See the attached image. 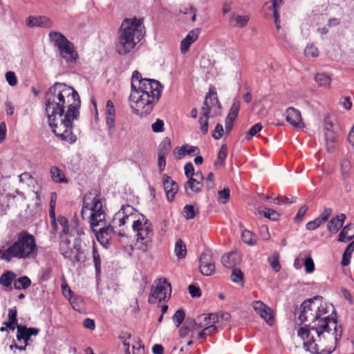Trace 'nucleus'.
Wrapping results in <instances>:
<instances>
[{
    "label": "nucleus",
    "mask_w": 354,
    "mask_h": 354,
    "mask_svg": "<svg viewBox=\"0 0 354 354\" xmlns=\"http://www.w3.org/2000/svg\"><path fill=\"white\" fill-rule=\"evenodd\" d=\"M48 124L55 136L62 140L74 143L73 121L80 117L81 101L78 93L71 86L57 82L45 95Z\"/></svg>",
    "instance_id": "obj_1"
},
{
    "label": "nucleus",
    "mask_w": 354,
    "mask_h": 354,
    "mask_svg": "<svg viewBox=\"0 0 354 354\" xmlns=\"http://www.w3.org/2000/svg\"><path fill=\"white\" fill-rule=\"evenodd\" d=\"M315 300H319V296L304 301L300 306L298 319L301 324L310 322L297 330V335L304 341V348L311 353H317L322 347H326L328 353L336 348L337 342L341 339L342 328L335 322L329 324L324 320H320V326L317 321Z\"/></svg>",
    "instance_id": "obj_2"
},
{
    "label": "nucleus",
    "mask_w": 354,
    "mask_h": 354,
    "mask_svg": "<svg viewBox=\"0 0 354 354\" xmlns=\"http://www.w3.org/2000/svg\"><path fill=\"white\" fill-rule=\"evenodd\" d=\"M131 86L129 102L133 112L140 116L149 115L159 101L162 86L157 80L142 78L138 71L132 74Z\"/></svg>",
    "instance_id": "obj_3"
},
{
    "label": "nucleus",
    "mask_w": 354,
    "mask_h": 354,
    "mask_svg": "<svg viewBox=\"0 0 354 354\" xmlns=\"http://www.w3.org/2000/svg\"><path fill=\"white\" fill-rule=\"evenodd\" d=\"M62 227L59 234V252L61 254L75 266L77 263H84L86 254L82 247L81 236L84 234V230L80 226L78 220L73 218L70 223L67 218L58 216L57 225Z\"/></svg>",
    "instance_id": "obj_4"
},
{
    "label": "nucleus",
    "mask_w": 354,
    "mask_h": 354,
    "mask_svg": "<svg viewBox=\"0 0 354 354\" xmlns=\"http://www.w3.org/2000/svg\"><path fill=\"white\" fill-rule=\"evenodd\" d=\"M38 246L34 235L27 231L20 232L7 248H0V259L10 262L12 259H31L37 256Z\"/></svg>",
    "instance_id": "obj_5"
},
{
    "label": "nucleus",
    "mask_w": 354,
    "mask_h": 354,
    "mask_svg": "<svg viewBox=\"0 0 354 354\" xmlns=\"http://www.w3.org/2000/svg\"><path fill=\"white\" fill-rule=\"evenodd\" d=\"M145 33L142 19H125L118 31L115 50L120 55L130 53Z\"/></svg>",
    "instance_id": "obj_6"
},
{
    "label": "nucleus",
    "mask_w": 354,
    "mask_h": 354,
    "mask_svg": "<svg viewBox=\"0 0 354 354\" xmlns=\"http://www.w3.org/2000/svg\"><path fill=\"white\" fill-rule=\"evenodd\" d=\"M82 214L83 216L88 214L91 227L94 232H97L95 227L104 225L105 214L97 190H92L84 196ZM96 237L101 245L108 248L110 243V238L108 236L99 231L96 232Z\"/></svg>",
    "instance_id": "obj_7"
},
{
    "label": "nucleus",
    "mask_w": 354,
    "mask_h": 354,
    "mask_svg": "<svg viewBox=\"0 0 354 354\" xmlns=\"http://www.w3.org/2000/svg\"><path fill=\"white\" fill-rule=\"evenodd\" d=\"M50 41L57 47L59 56L68 64L75 62L78 57L74 45L62 33L56 31L49 32Z\"/></svg>",
    "instance_id": "obj_8"
},
{
    "label": "nucleus",
    "mask_w": 354,
    "mask_h": 354,
    "mask_svg": "<svg viewBox=\"0 0 354 354\" xmlns=\"http://www.w3.org/2000/svg\"><path fill=\"white\" fill-rule=\"evenodd\" d=\"M171 291L170 283L165 279H159L152 287L148 301L149 304H155L157 301H164L166 298H169Z\"/></svg>",
    "instance_id": "obj_9"
},
{
    "label": "nucleus",
    "mask_w": 354,
    "mask_h": 354,
    "mask_svg": "<svg viewBox=\"0 0 354 354\" xmlns=\"http://www.w3.org/2000/svg\"><path fill=\"white\" fill-rule=\"evenodd\" d=\"M137 241L140 244L138 248L143 252H147L152 247L153 231L152 225H148L145 230L136 234Z\"/></svg>",
    "instance_id": "obj_10"
},
{
    "label": "nucleus",
    "mask_w": 354,
    "mask_h": 354,
    "mask_svg": "<svg viewBox=\"0 0 354 354\" xmlns=\"http://www.w3.org/2000/svg\"><path fill=\"white\" fill-rule=\"evenodd\" d=\"M135 209L129 205L122 206L118 212L115 214V220L118 219V225L120 227L124 226L128 223H132L136 217V214L134 213Z\"/></svg>",
    "instance_id": "obj_11"
},
{
    "label": "nucleus",
    "mask_w": 354,
    "mask_h": 354,
    "mask_svg": "<svg viewBox=\"0 0 354 354\" xmlns=\"http://www.w3.org/2000/svg\"><path fill=\"white\" fill-rule=\"evenodd\" d=\"M105 119L108 135L110 138H113L115 133V109L113 102L110 100L106 102Z\"/></svg>",
    "instance_id": "obj_12"
},
{
    "label": "nucleus",
    "mask_w": 354,
    "mask_h": 354,
    "mask_svg": "<svg viewBox=\"0 0 354 354\" xmlns=\"http://www.w3.org/2000/svg\"><path fill=\"white\" fill-rule=\"evenodd\" d=\"M199 269L203 275L210 276L215 272V264L210 252H203L199 259Z\"/></svg>",
    "instance_id": "obj_13"
},
{
    "label": "nucleus",
    "mask_w": 354,
    "mask_h": 354,
    "mask_svg": "<svg viewBox=\"0 0 354 354\" xmlns=\"http://www.w3.org/2000/svg\"><path fill=\"white\" fill-rule=\"evenodd\" d=\"M40 332V329L37 328H28L26 326L17 325L16 337L19 342L24 341L26 345L28 344L31 336H36Z\"/></svg>",
    "instance_id": "obj_14"
},
{
    "label": "nucleus",
    "mask_w": 354,
    "mask_h": 354,
    "mask_svg": "<svg viewBox=\"0 0 354 354\" xmlns=\"http://www.w3.org/2000/svg\"><path fill=\"white\" fill-rule=\"evenodd\" d=\"M254 310L269 324L272 325L273 317L271 313V309L268 308L261 301H254L252 303Z\"/></svg>",
    "instance_id": "obj_15"
},
{
    "label": "nucleus",
    "mask_w": 354,
    "mask_h": 354,
    "mask_svg": "<svg viewBox=\"0 0 354 354\" xmlns=\"http://www.w3.org/2000/svg\"><path fill=\"white\" fill-rule=\"evenodd\" d=\"M333 126V122L329 119V118H326L324 120V137L328 150L333 148L334 144L336 141L335 133L332 129Z\"/></svg>",
    "instance_id": "obj_16"
},
{
    "label": "nucleus",
    "mask_w": 354,
    "mask_h": 354,
    "mask_svg": "<svg viewBox=\"0 0 354 354\" xmlns=\"http://www.w3.org/2000/svg\"><path fill=\"white\" fill-rule=\"evenodd\" d=\"M322 297H319V300H315V304L318 308L317 309H316L315 311L318 319L317 321L319 322L320 326L323 325L322 323L319 322L320 320H324L326 322H327V324H329V322H335L337 324V319L333 317H330V316L328 315L324 316L328 313V306L326 304L322 303Z\"/></svg>",
    "instance_id": "obj_17"
},
{
    "label": "nucleus",
    "mask_w": 354,
    "mask_h": 354,
    "mask_svg": "<svg viewBox=\"0 0 354 354\" xmlns=\"http://www.w3.org/2000/svg\"><path fill=\"white\" fill-rule=\"evenodd\" d=\"M286 121L295 127L301 128L304 126L300 111L293 107H289L286 113Z\"/></svg>",
    "instance_id": "obj_18"
},
{
    "label": "nucleus",
    "mask_w": 354,
    "mask_h": 354,
    "mask_svg": "<svg viewBox=\"0 0 354 354\" xmlns=\"http://www.w3.org/2000/svg\"><path fill=\"white\" fill-rule=\"evenodd\" d=\"M163 186L166 192V196L169 201H173L176 192H178V186L177 183L174 181L171 177L167 174L163 175Z\"/></svg>",
    "instance_id": "obj_19"
},
{
    "label": "nucleus",
    "mask_w": 354,
    "mask_h": 354,
    "mask_svg": "<svg viewBox=\"0 0 354 354\" xmlns=\"http://www.w3.org/2000/svg\"><path fill=\"white\" fill-rule=\"evenodd\" d=\"M27 25L29 27H41L49 28L53 26V21L48 17L45 16L29 17L27 20Z\"/></svg>",
    "instance_id": "obj_20"
},
{
    "label": "nucleus",
    "mask_w": 354,
    "mask_h": 354,
    "mask_svg": "<svg viewBox=\"0 0 354 354\" xmlns=\"http://www.w3.org/2000/svg\"><path fill=\"white\" fill-rule=\"evenodd\" d=\"M200 33L198 28L191 30L184 38L180 44V51L183 54H185L189 49L191 44L197 40Z\"/></svg>",
    "instance_id": "obj_21"
},
{
    "label": "nucleus",
    "mask_w": 354,
    "mask_h": 354,
    "mask_svg": "<svg viewBox=\"0 0 354 354\" xmlns=\"http://www.w3.org/2000/svg\"><path fill=\"white\" fill-rule=\"evenodd\" d=\"M241 261L240 256L236 252H230L223 255L221 263L227 268H235Z\"/></svg>",
    "instance_id": "obj_22"
},
{
    "label": "nucleus",
    "mask_w": 354,
    "mask_h": 354,
    "mask_svg": "<svg viewBox=\"0 0 354 354\" xmlns=\"http://www.w3.org/2000/svg\"><path fill=\"white\" fill-rule=\"evenodd\" d=\"M203 187V183L201 182L198 178H189L185 185L186 194L191 196L193 194L201 192Z\"/></svg>",
    "instance_id": "obj_23"
},
{
    "label": "nucleus",
    "mask_w": 354,
    "mask_h": 354,
    "mask_svg": "<svg viewBox=\"0 0 354 354\" xmlns=\"http://www.w3.org/2000/svg\"><path fill=\"white\" fill-rule=\"evenodd\" d=\"M250 21L248 15H239L236 13H232L229 18V24L232 27L243 28L245 27Z\"/></svg>",
    "instance_id": "obj_24"
},
{
    "label": "nucleus",
    "mask_w": 354,
    "mask_h": 354,
    "mask_svg": "<svg viewBox=\"0 0 354 354\" xmlns=\"http://www.w3.org/2000/svg\"><path fill=\"white\" fill-rule=\"evenodd\" d=\"M50 174L52 180L55 183L67 184L68 183L63 170L57 166L50 167Z\"/></svg>",
    "instance_id": "obj_25"
},
{
    "label": "nucleus",
    "mask_w": 354,
    "mask_h": 354,
    "mask_svg": "<svg viewBox=\"0 0 354 354\" xmlns=\"http://www.w3.org/2000/svg\"><path fill=\"white\" fill-rule=\"evenodd\" d=\"M345 218L344 214L333 217L328 223V230L331 233H336L342 227Z\"/></svg>",
    "instance_id": "obj_26"
},
{
    "label": "nucleus",
    "mask_w": 354,
    "mask_h": 354,
    "mask_svg": "<svg viewBox=\"0 0 354 354\" xmlns=\"http://www.w3.org/2000/svg\"><path fill=\"white\" fill-rule=\"evenodd\" d=\"M354 238V224L346 225L340 232L338 241L340 242H346Z\"/></svg>",
    "instance_id": "obj_27"
},
{
    "label": "nucleus",
    "mask_w": 354,
    "mask_h": 354,
    "mask_svg": "<svg viewBox=\"0 0 354 354\" xmlns=\"http://www.w3.org/2000/svg\"><path fill=\"white\" fill-rule=\"evenodd\" d=\"M148 225H152L149 219L146 216L141 214L138 218L133 221L132 229L134 232L138 234L142 230H145V227H148Z\"/></svg>",
    "instance_id": "obj_28"
},
{
    "label": "nucleus",
    "mask_w": 354,
    "mask_h": 354,
    "mask_svg": "<svg viewBox=\"0 0 354 354\" xmlns=\"http://www.w3.org/2000/svg\"><path fill=\"white\" fill-rule=\"evenodd\" d=\"M15 274L12 271H6L0 277V284L10 290L12 288L11 284L15 279Z\"/></svg>",
    "instance_id": "obj_29"
},
{
    "label": "nucleus",
    "mask_w": 354,
    "mask_h": 354,
    "mask_svg": "<svg viewBox=\"0 0 354 354\" xmlns=\"http://www.w3.org/2000/svg\"><path fill=\"white\" fill-rule=\"evenodd\" d=\"M31 284L30 279L26 277H21L14 281V288L18 290L27 289Z\"/></svg>",
    "instance_id": "obj_30"
},
{
    "label": "nucleus",
    "mask_w": 354,
    "mask_h": 354,
    "mask_svg": "<svg viewBox=\"0 0 354 354\" xmlns=\"http://www.w3.org/2000/svg\"><path fill=\"white\" fill-rule=\"evenodd\" d=\"M93 263L95 269V276L96 278L98 279L100 276L101 272V259L100 255L99 252H97V250L95 245L93 246Z\"/></svg>",
    "instance_id": "obj_31"
},
{
    "label": "nucleus",
    "mask_w": 354,
    "mask_h": 354,
    "mask_svg": "<svg viewBox=\"0 0 354 354\" xmlns=\"http://www.w3.org/2000/svg\"><path fill=\"white\" fill-rule=\"evenodd\" d=\"M72 308L80 312L84 308V302L83 298L80 295H74L69 300Z\"/></svg>",
    "instance_id": "obj_32"
},
{
    "label": "nucleus",
    "mask_w": 354,
    "mask_h": 354,
    "mask_svg": "<svg viewBox=\"0 0 354 354\" xmlns=\"http://www.w3.org/2000/svg\"><path fill=\"white\" fill-rule=\"evenodd\" d=\"M175 254L179 259H184L187 254V248L184 242L181 239L177 240L175 244Z\"/></svg>",
    "instance_id": "obj_33"
},
{
    "label": "nucleus",
    "mask_w": 354,
    "mask_h": 354,
    "mask_svg": "<svg viewBox=\"0 0 354 354\" xmlns=\"http://www.w3.org/2000/svg\"><path fill=\"white\" fill-rule=\"evenodd\" d=\"M353 251H354V241H352L351 243H349L347 245V247L343 254L342 260V265L343 266H346L350 263L351 256H352Z\"/></svg>",
    "instance_id": "obj_34"
},
{
    "label": "nucleus",
    "mask_w": 354,
    "mask_h": 354,
    "mask_svg": "<svg viewBox=\"0 0 354 354\" xmlns=\"http://www.w3.org/2000/svg\"><path fill=\"white\" fill-rule=\"evenodd\" d=\"M241 239L245 243L249 245H254L257 241L256 235L248 230H245L242 232Z\"/></svg>",
    "instance_id": "obj_35"
},
{
    "label": "nucleus",
    "mask_w": 354,
    "mask_h": 354,
    "mask_svg": "<svg viewBox=\"0 0 354 354\" xmlns=\"http://www.w3.org/2000/svg\"><path fill=\"white\" fill-rule=\"evenodd\" d=\"M244 274L239 268H233L230 276L232 282L243 286Z\"/></svg>",
    "instance_id": "obj_36"
},
{
    "label": "nucleus",
    "mask_w": 354,
    "mask_h": 354,
    "mask_svg": "<svg viewBox=\"0 0 354 354\" xmlns=\"http://www.w3.org/2000/svg\"><path fill=\"white\" fill-rule=\"evenodd\" d=\"M171 150V140L166 137L163 138L158 147V155L167 156Z\"/></svg>",
    "instance_id": "obj_37"
},
{
    "label": "nucleus",
    "mask_w": 354,
    "mask_h": 354,
    "mask_svg": "<svg viewBox=\"0 0 354 354\" xmlns=\"http://www.w3.org/2000/svg\"><path fill=\"white\" fill-rule=\"evenodd\" d=\"M315 81L322 86L330 88L331 78L326 73H318L315 77Z\"/></svg>",
    "instance_id": "obj_38"
},
{
    "label": "nucleus",
    "mask_w": 354,
    "mask_h": 354,
    "mask_svg": "<svg viewBox=\"0 0 354 354\" xmlns=\"http://www.w3.org/2000/svg\"><path fill=\"white\" fill-rule=\"evenodd\" d=\"M259 212L261 215L272 221H277L279 217V214L275 210L270 208L259 209Z\"/></svg>",
    "instance_id": "obj_39"
},
{
    "label": "nucleus",
    "mask_w": 354,
    "mask_h": 354,
    "mask_svg": "<svg viewBox=\"0 0 354 354\" xmlns=\"http://www.w3.org/2000/svg\"><path fill=\"white\" fill-rule=\"evenodd\" d=\"M227 156V148L223 145L217 155V160L214 162L215 166L223 165Z\"/></svg>",
    "instance_id": "obj_40"
},
{
    "label": "nucleus",
    "mask_w": 354,
    "mask_h": 354,
    "mask_svg": "<svg viewBox=\"0 0 354 354\" xmlns=\"http://www.w3.org/2000/svg\"><path fill=\"white\" fill-rule=\"evenodd\" d=\"M268 261L270 263L271 268L275 272H279L281 270L279 254L278 252H275L271 257H269Z\"/></svg>",
    "instance_id": "obj_41"
},
{
    "label": "nucleus",
    "mask_w": 354,
    "mask_h": 354,
    "mask_svg": "<svg viewBox=\"0 0 354 354\" xmlns=\"http://www.w3.org/2000/svg\"><path fill=\"white\" fill-rule=\"evenodd\" d=\"M55 207H50L49 209V217L50 218V224H51V233L53 234H56L57 232V218L55 216Z\"/></svg>",
    "instance_id": "obj_42"
},
{
    "label": "nucleus",
    "mask_w": 354,
    "mask_h": 354,
    "mask_svg": "<svg viewBox=\"0 0 354 354\" xmlns=\"http://www.w3.org/2000/svg\"><path fill=\"white\" fill-rule=\"evenodd\" d=\"M119 338L122 342L123 346L124 347L125 354H130V344L129 342V340L131 338V334L128 332H122L119 336Z\"/></svg>",
    "instance_id": "obj_43"
},
{
    "label": "nucleus",
    "mask_w": 354,
    "mask_h": 354,
    "mask_svg": "<svg viewBox=\"0 0 354 354\" xmlns=\"http://www.w3.org/2000/svg\"><path fill=\"white\" fill-rule=\"evenodd\" d=\"M240 110V102L235 100L233 102L232 105L230 109V111L227 115V118L232 120H236Z\"/></svg>",
    "instance_id": "obj_44"
},
{
    "label": "nucleus",
    "mask_w": 354,
    "mask_h": 354,
    "mask_svg": "<svg viewBox=\"0 0 354 354\" xmlns=\"http://www.w3.org/2000/svg\"><path fill=\"white\" fill-rule=\"evenodd\" d=\"M263 127L260 122L254 124L247 132L245 135V139L250 140L252 139L258 132L261 131Z\"/></svg>",
    "instance_id": "obj_45"
},
{
    "label": "nucleus",
    "mask_w": 354,
    "mask_h": 354,
    "mask_svg": "<svg viewBox=\"0 0 354 354\" xmlns=\"http://www.w3.org/2000/svg\"><path fill=\"white\" fill-rule=\"evenodd\" d=\"M198 319L205 322L206 324L203 325L205 326L209 324H214L216 323L218 320V317L214 314L201 315L198 317Z\"/></svg>",
    "instance_id": "obj_46"
},
{
    "label": "nucleus",
    "mask_w": 354,
    "mask_h": 354,
    "mask_svg": "<svg viewBox=\"0 0 354 354\" xmlns=\"http://www.w3.org/2000/svg\"><path fill=\"white\" fill-rule=\"evenodd\" d=\"M183 214L187 219H192L196 216L194 207L192 205H187L183 207Z\"/></svg>",
    "instance_id": "obj_47"
},
{
    "label": "nucleus",
    "mask_w": 354,
    "mask_h": 354,
    "mask_svg": "<svg viewBox=\"0 0 354 354\" xmlns=\"http://www.w3.org/2000/svg\"><path fill=\"white\" fill-rule=\"evenodd\" d=\"M305 270L307 273H312L315 270L314 261L310 256L303 258Z\"/></svg>",
    "instance_id": "obj_48"
},
{
    "label": "nucleus",
    "mask_w": 354,
    "mask_h": 354,
    "mask_svg": "<svg viewBox=\"0 0 354 354\" xmlns=\"http://www.w3.org/2000/svg\"><path fill=\"white\" fill-rule=\"evenodd\" d=\"M216 330V327L214 324H210L209 326H205L203 330H202L198 333V338L203 339L207 336L210 335Z\"/></svg>",
    "instance_id": "obj_49"
},
{
    "label": "nucleus",
    "mask_w": 354,
    "mask_h": 354,
    "mask_svg": "<svg viewBox=\"0 0 354 354\" xmlns=\"http://www.w3.org/2000/svg\"><path fill=\"white\" fill-rule=\"evenodd\" d=\"M185 317V313L183 309H178L176 311L173 316V320L176 323V326H179Z\"/></svg>",
    "instance_id": "obj_50"
},
{
    "label": "nucleus",
    "mask_w": 354,
    "mask_h": 354,
    "mask_svg": "<svg viewBox=\"0 0 354 354\" xmlns=\"http://www.w3.org/2000/svg\"><path fill=\"white\" fill-rule=\"evenodd\" d=\"M202 321L203 320H198V319L197 320H195L192 318H188L187 319L185 325L188 326V328L190 329L192 328L193 329L196 330L203 327V325L201 323Z\"/></svg>",
    "instance_id": "obj_51"
},
{
    "label": "nucleus",
    "mask_w": 354,
    "mask_h": 354,
    "mask_svg": "<svg viewBox=\"0 0 354 354\" xmlns=\"http://www.w3.org/2000/svg\"><path fill=\"white\" fill-rule=\"evenodd\" d=\"M304 54L306 57H317L319 55V50L313 44H308L304 49Z\"/></svg>",
    "instance_id": "obj_52"
},
{
    "label": "nucleus",
    "mask_w": 354,
    "mask_h": 354,
    "mask_svg": "<svg viewBox=\"0 0 354 354\" xmlns=\"http://www.w3.org/2000/svg\"><path fill=\"white\" fill-rule=\"evenodd\" d=\"M207 95H209L208 97V102L209 101V104L212 108L214 107L215 106H217L218 109H221V104L217 98L216 93V92H212L211 89L207 93Z\"/></svg>",
    "instance_id": "obj_53"
},
{
    "label": "nucleus",
    "mask_w": 354,
    "mask_h": 354,
    "mask_svg": "<svg viewBox=\"0 0 354 354\" xmlns=\"http://www.w3.org/2000/svg\"><path fill=\"white\" fill-rule=\"evenodd\" d=\"M218 198L221 203L225 204L228 201L230 196V191L229 188H224L218 193Z\"/></svg>",
    "instance_id": "obj_54"
},
{
    "label": "nucleus",
    "mask_w": 354,
    "mask_h": 354,
    "mask_svg": "<svg viewBox=\"0 0 354 354\" xmlns=\"http://www.w3.org/2000/svg\"><path fill=\"white\" fill-rule=\"evenodd\" d=\"M209 95H206L205 101L203 102V105L202 106V112H203V116L205 118H209V114L210 113L211 109H212L208 102V97Z\"/></svg>",
    "instance_id": "obj_55"
},
{
    "label": "nucleus",
    "mask_w": 354,
    "mask_h": 354,
    "mask_svg": "<svg viewBox=\"0 0 354 354\" xmlns=\"http://www.w3.org/2000/svg\"><path fill=\"white\" fill-rule=\"evenodd\" d=\"M151 128L155 133L164 131V121L160 119H157L156 121L152 124Z\"/></svg>",
    "instance_id": "obj_56"
},
{
    "label": "nucleus",
    "mask_w": 354,
    "mask_h": 354,
    "mask_svg": "<svg viewBox=\"0 0 354 354\" xmlns=\"http://www.w3.org/2000/svg\"><path fill=\"white\" fill-rule=\"evenodd\" d=\"M322 224H323L322 222H321L320 219L317 217L315 219L310 221L306 223V229L308 230H315L317 227H319Z\"/></svg>",
    "instance_id": "obj_57"
},
{
    "label": "nucleus",
    "mask_w": 354,
    "mask_h": 354,
    "mask_svg": "<svg viewBox=\"0 0 354 354\" xmlns=\"http://www.w3.org/2000/svg\"><path fill=\"white\" fill-rule=\"evenodd\" d=\"M62 291L64 297L68 300H69L75 295L71 290V288L66 283L62 284Z\"/></svg>",
    "instance_id": "obj_58"
},
{
    "label": "nucleus",
    "mask_w": 354,
    "mask_h": 354,
    "mask_svg": "<svg viewBox=\"0 0 354 354\" xmlns=\"http://www.w3.org/2000/svg\"><path fill=\"white\" fill-rule=\"evenodd\" d=\"M6 78L9 85L14 86L17 84L16 75L12 71H8L6 73Z\"/></svg>",
    "instance_id": "obj_59"
},
{
    "label": "nucleus",
    "mask_w": 354,
    "mask_h": 354,
    "mask_svg": "<svg viewBox=\"0 0 354 354\" xmlns=\"http://www.w3.org/2000/svg\"><path fill=\"white\" fill-rule=\"evenodd\" d=\"M199 123L202 133L205 135L208 131V118L200 117Z\"/></svg>",
    "instance_id": "obj_60"
},
{
    "label": "nucleus",
    "mask_w": 354,
    "mask_h": 354,
    "mask_svg": "<svg viewBox=\"0 0 354 354\" xmlns=\"http://www.w3.org/2000/svg\"><path fill=\"white\" fill-rule=\"evenodd\" d=\"M185 170V176L189 178H194L193 176H194V168L192 162H187L185 164L184 167Z\"/></svg>",
    "instance_id": "obj_61"
},
{
    "label": "nucleus",
    "mask_w": 354,
    "mask_h": 354,
    "mask_svg": "<svg viewBox=\"0 0 354 354\" xmlns=\"http://www.w3.org/2000/svg\"><path fill=\"white\" fill-rule=\"evenodd\" d=\"M8 319L18 323L17 310L16 307L8 309Z\"/></svg>",
    "instance_id": "obj_62"
},
{
    "label": "nucleus",
    "mask_w": 354,
    "mask_h": 354,
    "mask_svg": "<svg viewBox=\"0 0 354 354\" xmlns=\"http://www.w3.org/2000/svg\"><path fill=\"white\" fill-rule=\"evenodd\" d=\"M223 133V125H221L220 124H217L214 129L212 136L214 139L218 140L222 137Z\"/></svg>",
    "instance_id": "obj_63"
},
{
    "label": "nucleus",
    "mask_w": 354,
    "mask_h": 354,
    "mask_svg": "<svg viewBox=\"0 0 354 354\" xmlns=\"http://www.w3.org/2000/svg\"><path fill=\"white\" fill-rule=\"evenodd\" d=\"M189 292L192 297H199L201 295L200 288L194 285L189 286Z\"/></svg>",
    "instance_id": "obj_64"
}]
</instances>
